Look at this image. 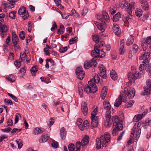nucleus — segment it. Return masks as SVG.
<instances>
[{"label": "nucleus", "instance_id": "nucleus-1", "mask_svg": "<svg viewBox=\"0 0 151 151\" xmlns=\"http://www.w3.org/2000/svg\"><path fill=\"white\" fill-rule=\"evenodd\" d=\"M110 135L107 132L105 133L104 135L101 136L100 138L96 139V148L99 149L101 148V145L102 146L105 147L107 145L108 143L110 140Z\"/></svg>", "mask_w": 151, "mask_h": 151}, {"label": "nucleus", "instance_id": "nucleus-2", "mask_svg": "<svg viewBox=\"0 0 151 151\" xmlns=\"http://www.w3.org/2000/svg\"><path fill=\"white\" fill-rule=\"evenodd\" d=\"M93 81H90L88 82L89 85H86L84 87V91L86 93H94L97 91V88L96 84L93 82Z\"/></svg>", "mask_w": 151, "mask_h": 151}, {"label": "nucleus", "instance_id": "nucleus-3", "mask_svg": "<svg viewBox=\"0 0 151 151\" xmlns=\"http://www.w3.org/2000/svg\"><path fill=\"white\" fill-rule=\"evenodd\" d=\"M139 125V123H137V124L136 123L132 129V132L131 133V135L130 137V139H133L134 133L136 131V137L135 138H134L135 141H136H136L137 140V139L139 137L141 133V129H138V125Z\"/></svg>", "mask_w": 151, "mask_h": 151}, {"label": "nucleus", "instance_id": "nucleus-4", "mask_svg": "<svg viewBox=\"0 0 151 151\" xmlns=\"http://www.w3.org/2000/svg\"><path fill=\"white\" fill-rule=\"evenodd\" d=\"M114 122L113 123V129L119 131H121L123 129L122 124L120 122L119 117L116 116L114 117Z\"/></svg>", "mask_w": 151, "mask_h": 151}, {"label": "nucleus", "instance_id": "nucleus-5", "mask_svg": "<svg viewBox=\"0 0 151 151\" xmlns=\"http://www.w3.org/2000/svg\"><path fill=\"white\" fill-rule=\"evenodd\" d=\"M96 59L93 58L91 60L86 61L84 63V68L86 69H88L91 67H94L96 66L97 63Z\"/></svg>", "mask_w": 151, "mask_h": 151}, {"label": "nucleus", "instance_id": "nucleus-6", "mask_svg": "<svg viewBox=\"0 0 151 151\" xmlns=\"http://www.w3.org/2000/svg\"><path fill=\"white\" fill-rule=\"evenodd\" d=\"M18 14L19 15H22V17L23 19H28L29 14L27 10H26L25 7L22 6L21 7L18 11Z\"/></svg>", "mask_w": 151, "mask_h": 151}, {"label": "nucleus", "instance_id": "nucleus-7", "mask_svg": "<svg viewBox=\"0 0 151 151\" xmlns=\"http://www.w3.org/2000/svg\"><path fill=\"white\" fill-rule=\"evenodd\" d=\"M124 93L129 99L133 98L135 94V91L134 89L133 88L130 87L127 88L125 87L124 88Z\"/></svg>", "mask_w": 151, "mask_h": 151}, {"label": "nucleus", "instance_id": "nucleus-8", "mask_svg": "<svg viewBox=\"0 0 151 151\" xmlns=\"http://www.w3.org/2000/svg\"><path fill=\"white\" fill-rule=\"evenodd\" d=\"M129 0H124L122 1V4L125 6V8L127 12L130 14H132L133 5L129 3Z\"/></svg>", "mask_w": 151, "mask_h": 151}, {"label": "nucleus", "instance_id": "nucleus-9", "mask_svg": "<svg viewBox=\"0 0 151 151\" xmlns=\"http://www.w3.org/2000/svg\"><path fill=\"white\" fill-rule=\"evenodd\" d=\"M146 85L147 86L144 87V93H142V94L143 95H148L150 94L151 91V80L148 79L146 81Z\"/></svg>", "mask_w": 151, "mask_h": 151}, {"label": "nucleus", "instance_id": "nucleus-10", "mask_svg": "<svg viewBox=\"0 0 151 151\" xmlns=\"http://www.w3.org/2000/svg\"><path fill=\"white\" fill-rule=\"evenodd\" d=\"M99 68L100 70L99 73V76L103 78H106L107 76L106 74V70L105 67L103 64H100L99 65Z\"/></svg>", "mask_w": 151, "mask_h": 151}, {"label": "nucleus", "instance_id": "nucleus-11", "mask_svg": "<svg viewBox=\"0 0 151 151\" xmlns=\"http://www.w3.org/2000/svg\"><path fill=\"white\" fill-rule=\"evenodd\" d=\"M76 73L77 78L79 79H83L84 78L85 73L81 67H78L76 68Z\"/></svg>", "mask_w": 151, "mask_h": 151}, {"label": "nucleus", "instance_id": "nucleus-12", "mask_svg": "<svg viewBox=\"0 0 151 151\" xmlns=\"http://www.w3.org/2000/svg\"><path fill=\"white\" fill-rule=\"evenodd\" d=\"M128 78L129 81H128L126 85L128 86H129L131 85L132 83L134 82V81L137 78L133 73L131 72L128 73Z\"/></svg>", "mask_w": 151, "mask_h": 151}, {"label": "nucleus", "instance_id": "nucleus-13", "mask_svg": "<svg viewBox=\"0 0 151 151\" xmlns=\"http://www.w3.org/2000/svg\"><path fill=\"white\" fill-rule=\"evenodd\" d=\"M7 31V29L6 26L5 25H3L0 22V35L2 38L6 36V33Z\"/></svg>", "mask_w": 151, "mask_h": 151}, {"label": "nucleus", "instance_id": "nucleus-14", "mask_svg": "<svg viewBox=\"0 0 151 151\" xmlns=\"http://www.w3.org/2000/svg\"><path fill=\"white\" fill-rule=\"evenodd\" d=\"M102 14L100 15L98 17L99 19L100 20H102L104 19L107 22H109V17L108 13L105 11H103L102 12Z\"/></svg>", "mask_w": 151, "mask_h": 151}, {"label": "nucleus", "instance_id": "nucleus-15", "mask_svg": "<svg viewBox=\"0 0 151 151\" xmlns=\"http://www.w3.org/2000/svg\"><path fill=\"white\" fill-rule=\"evenodd\" d=\"M12 42L14 47L19 43V39L15 32H12Z\"/></svg>", "mask_w": 151, "mask_h": 151}, {"label": "nucleus", "instance_id": "nucleus-16", "mask_svg": "<svg viewBox=\"0 0 151 151\" xmlns=\"http://www.w3.org/2000/svg\"><path fill=\"white\" fill-rule=\"evenodd\" d=\"M112 29L114 34L119 36L121 34V31L119 26L116 24H113Z\"/></svg>", "mask_w": 151, "mask_h": 151}, {"label": "nucleus", "instance_id": "nucleus-17", "mask_svg": "<svg viewBox=\"0 0 151 151\" xmlns=\"http://www.w3.org/2000/svg\"><path fill=\"white\" fill-rule=\"evenodd\" d=\"M122 97H123V95L121 92L118 98L116 99L114 105L115 106L118 107L121 104Z\"/></svg>", "mask_w": 151, "mask_h": 151}, {"label": "nucleus", "instance_id": "nucleus-18", "mask_svg": "<svg viewBox=\"0 0 151 151\" xmlns=\"http://www.w3.org/2000/svg\"><path fill=\"white\" fill-rule=\"evenodd\" d=\"M81 109L83 114L85 116L87 115L88 112V109L86 103L84 101L81 104Z\"/></svg>", "mask_w": 151, "mask_h": 151}, {"label": "nucleus", "instance_id": "nucleus-19", "mask_svg": "<svg viewBox=\"0 0 151 151\" xmlns=\"http://www.w3.org/2000/svg\"><path fill=\"white\" fill-rule=\"evenodd\" d=\"M149 57L150 55H149L148 52H145L140 57V59L144 60L143 62V63H148L147 59Z\"/></svg>", "mask_w": 151, "mask_h": 151}, {"label": "nucleus", "instance_id": "nucleus-20", "mask_svg": "<svg viewBox=\"0 0 151 151\" xmlns=\"http://www.w3.org/2000/svg\"><path fill=\"white\" fill-rule=\"evenodd\" d=\"M49 137L48 134L44 133L41 136L39 139V142L40 143H44L46 142L48 139Z\"/></svg>", "mask_w": 151, "mask_h": 151}, {"label": "nucleus", "instance_id": "nucleus-21", "mask_svg": "<svg viewBox=\"0 0 151 151\" xmlns=\"http://www.w3.org/2000/svg\"><path fill=\"white\" fill-rule=\"evenodd\" d=\"M98 119V118L91 119V129H93L97 127L99 123Z\"/></svg>", "mask_w": 151, "mask_h": 151}, {"label": "nucleus", "instance_id": "nucleus-22", "mask_svg": "<svg viewBox=\"0 0 151 151\" xmlns=\"http://www.w3.org/2000/svg\"><path fill=\"white\" fill-rule=\"evenodd\" d=\"M104 108L105 110L108 111L111 110V106L109 102L107 100H105L103 102Z\"/></svg>", "mask_w": 151, "mask_h": 151}, {"label": "nucleus", "instance_id": "nucleus-23", "mask_svg": "<svg viewBox=\"0 0 151 151\" xmlns=\"http://www.w3.org/2000/svg\"><path fill=\"white\" fill-rule=\"evenodd\" d=\"M112 117V119L110 118H106L105 125L106 127H109L111 125L113 121H114V117Z\"/></svg>", "mask_w": 151, "mask_h": 151}, {"label": "nucleus", "instance_id": "nucleus-24", "mask_svg": "<svg viewBox=\"0 0 151 151\" xmlns=\"http://www.w3.org/2000/svg\"><path fill=\"white\" fill-rule=\"evenodd\" d=\"M89 142V137L86 135L82 139L81 143L82 144V147H84Z\"/></svg>", "mask_w": 151, "mask_h": 151}, {"label": "nucleus", "instance_id": "nucleus-25", "mask_svg": "<svg viewBox=\"0 0 151 151\" xmlns=\"http://www.w3.org/2000/svg\"><path fill=\"white\" fill-rule=\"evenodd\" d=\"M60 135L61 138L63 140L65 139L66 137V131L63 127L61 128L60 130Z\"/></svg>", "mask_w": 151, "mask_h": 151}, {"label": "nucleus", "instance_id": "nucleus-26", "mask_svg": "<svg viewBox=\"0 0 151 151\" xmlns=\"http://www.w3.org/2000/svg\"><path fill=\"white\" fill-rule=\"evenodd\" d=\"M134 41V37L131 35L126 41V45L127 46H129L132 44L133 43Z\"/></svg>", "mask_w": 151, "mask_h": 151}, {"label": "nucleus", "instance_id": "nucleus-27", "mask_svg": "<svg viewBox=\"0 0 151 151\" xmlns=\"http://www.w3.org/2000/svg\"><path fill=\"white\" fill-rule=\"evenodd\" d=\"M106 24L104 21H102V23H99V24H96V26L100 30L104 32V27L105 26Z\"/></svg>", "mask_w": 151, "mask_h": 151}, {"label": "nucleus", "instance_id": "nucleus-28", "mask_svg": "<svg viewBox=\"0 0 151 151\" xmlns=\"http://www.w3.org/2000/svg\"><path fill=\"white\" fill-rule=\"evenodd\" d=\"M143 115L142 114H139L135 116L133 119V122H137L142 118Z\"/></svg>", "mask_w": 151, "mask_h": 151}, {"label": "nucleus", "instance_id": "nucleus-29", "mask_svg": "<svg viewBox=\"0 0 151 151\" xmlns=\"http://www.w3.org/2000/svg\"><path fill=\"white\" fill-rule=\"evenodd\" d=\"M99 52V51H98L94 49V50L91 51V54L92 56L93 57V58L95 59V58H99L100 57V54Z\"/></svg>", "mask_w": 151, "mask_h": 151}, {"label": "nucleus", "instance_id": "nucleus-30", "mask_svg": "<svg viewBox=\"0 0 151 151\" xmlns=\"http://www.w3.org/2000/svg\"><path fill=\"white\" fill-rule=\"evenodd\" d=\"M51 9L53 10H55L56 12L59 13L61 15V16L62 18L63 19H67L69 17V15H66V17H64L63 16V15L62 12L58 8L56 7H52V8Z\"/></svg>", "mask_w": 151, "mask_h": 151}, {"label": "nucleus", "instance_id": "nucleus-31", "mask_svg": "<svg viewBox=\"0 0 151 151\" xmlns=\"http://www.w3.org/2000/svg\"><path fill=\"white\" fill-rule=\"evenodd\" d=\"M117 74L115 72L114 70H112L110 72V76L111 78L114 80H116L117 79Z\"/></svg>", "mask_w": 151, "mask_h": 151}, {"label": "nucleus", "instance_id": "nucleus-32", "mask_svg": "<svg viewBox=\"0 0 151 151\" xmlns=\"http://www.w3.org/2000/svg\"><path fill=\"white\" fill-rule=\"evenodd\" d=\"M107 88L106 87L103 88L102 89V91L101 93V97L103 100L105 98L106 96L107 93Z\"/></svg>", "mask_w": 151, "mask_h": 151}, {"label": "nucleus", "instance_id": "nucleus-33", "mask_svg": "<svg viewBox=\"0 0 151 151\" xmlns=\"http://www.w3.org/2000/svg\"><path fill=\"white\" fill-rule=\"evenodd\" d=\"M121 17V14L119 12H118L114 16L113 18V21L114 22H116L119 20Z\"/></svg>", "mask_w": 151, "mask_h": 151}, {"label": "nucleus", "instance_id": "nucleus-34", "mask_svg": "<svg viewBox=\"0 0 151 151\" xmlns=\"http://www.w3.org/2000/svg\"><path fill=\"white\" fill-rule=\"evenodd\" d=\"M44 132V130L40 129L39 128L37 127L35 128L33 130V133L35 135L42 133Z\"/></svg>", "mask_w": 151, "mask_h": 151}, {"label": "nucleus", "instance_id": "nucleus-35", "mask_svg": "<svg viewBox=\"0 0 151 151\" xmlns=\"http://www.w3.org/2000/svg\"><path fill=\"white\" fill-rule=\"evenodd\" d=\"M6 79L8 81L12 82H14L16 80L15 77L12 74L6 76Z\"/></svg>", "mask_w": 151, "mask_h": 151}, {"label": "nucleus", "instance_id": "nucleus-36", "mask_svg": "<svg viewBox=\"0 0 151 151\" xmlns=\"http://www.w3.org/2000/svg\"><path fill=\"white\" fill-rule=\"evenodd\" d=\"M89 124L88 121L87 120H85L84 122H83L82 124L81 125L82 127V129L80 128V129L81 130L83 131L84 129H86V127L89 126Z\"/></svg>", "mask_w": 151, "mask_h": 151}, {"label": "nucleus", "instance_id": "nucleus-37", "mask_svg": "<svg viewBox=\"0 0 151 151\" xmlns=\"http://www.w3.org/2000/svg\"><path fill=\"white\" fill-rule=\"evenodd\" d=\"M135 13L136 16L139 17L142 15V10L140 8H137L136 10Z\"/></svg>", "mask_w": 151, "mask_h": 151}, {"label": "nucleus", "instance_id": "nucleus-38", "mask_svg": "<svg viewBox=\"0 0 151 151\" xmlns=\"http://www.w3.org/2000/svg\"><path fill=\"white\" fill-rule=\"evenodd\" d=\"M150 123L151 124V120L148 121H146L145 122H143L142 124L143 125V127L144 129H147L149 125H150Z\"/></svg>", "mask_w": 151, "mask_h": 151}, {"label": "nucleus", "instance_id": "nucleus-39", "mask_svg": "<svg viewBox=\"0 0 151 151\" xmlns=\"http://www.w3.org/2000/svg\"><path fill=\"white\" fill-rule=\"evenodd\" d=\"M79 94L81 97L83 95V86L82 85H79L78 86Z\"/></svg>", "mask_w": 151, "mask_h": 151}, {"label": "nucleus", "instance_id": "nucleus-40", "mask_svg": "<svg viewBox=\"0 0 151 151\" xmlns=\"http://www.w3.org/2000/svg\"><path fill=\"white\" fill-rule=\"evenodd\" d=\"M139 47L136 44L134 45L132 49V51L133 54L136 53L138 50Z\"/></svg>", "mask_w": 151, "mask_h": 151}, {"label": "nucleus", "instance_id": "nucleus-41", "mask_svg": "<svg viewBox=\"0 0 151 151\" xmlns=\"http://www.w3.org/2000/svg\"><path fill=\"white\" fill-rule=\"evenodd\" d=\"M142 8L144 10H147L148 9V4L147 2L142 3L141 4Z\"/></svg>", "mask_w": 151, "mask_h": 151}, {"label": "nucleus", "instance_id": "nucleus-42", "mask_svg": "<svg viewBox=\"0 0 151 151\" xmlns=\"http://www.w3.org/2000/svg\"><path fill=\"white\" fill-rule=\"evenodd\" d=\"M37 69L36 66H34L31 68V71L32 76H35L36 75V72H37Z\"/></svg>", "mask_w": 151, "mask_h": 151}, {"label": "nucleus", "instance_id": "nucleus-43", "mask_svg": "<svg viewBox=\"0 0 151 151\" xmlns=\"http://www.w3.org/2000/svg\"><path fill=\"white\" fill-rule=\"evenodd\" d=\"M75 146L77 150H79L81 147H82V144L80 141H78L76 142Z\"/></svg>", "mask_w": 151, "mask_h": 151}, {"label": "nucleus", "instance_id": "nucleus-44", "mask_svg": "<svg viewBox=\"0 0 151 151\" xmlns=\"http://www.w3.org/2000/svg\"><path fill=\"white\" fill-rule=\"evenodd\" d=\"M16 13L17 12L16 11H11L9 13V17L12 19H15Z\"/></svg>", "mask_w": 151, "mask_h": 151}, {"label": "nucleus", "instance_id": "nucleus-45", "mask_svg": "<svg viewBox=\"0 0 151 151\" xmlns=\"http://www.w3.org/2000/svg\"><path fill=\"white\" fill-rule=\"evenodd\" d=\"M83 122V120L81 119H78L77 121V124L78 126L79 129L81 128V129H82V123Z\"/></svg>", "mask_w": 151, "mask_h": 151}, {"label": "nucleus", "instance_id": "nucleus-46", "mask_svg": "<svg viewBox=\"0 0 151 151\" xmlns=\"http://www.w3.org/2000/svg\"><path fill=\"white\" fill-rule=\"evenodd\" d=\"M93 40L96 43H98L99 42V37L98 35H95L93 37Z\"/></svg>", "mask_w": 151, "mask_h": 151}, {"label": "nucleus", "instance_id": "nucleus-47", "mask_svg": "<svg viewBox=\"0 0 151 151\" xmlns=\"http://www.w3.org/2000/svg\"><path fill=\"white\" fill-rule=\"evenodd\" d=\"M75 148V146L73 144L70 143L68 146L69 151H74Z\"/></svg>", "mask_w": 151, "mask_h": 151}, {"label": "nucleus", "instance_id": "nucleus-48", "mask_svg": "<svg viewBox=\"0 0 151 151\" xmlns=\"http://www.w3.org/2000/svg\"><path fill=\"white\" fill-rule=\"evenodd\" d=\"M27 57V55L25 52H24V53L23 54H20V60L21 61H24L25 60V58Z\"/></svg>", "mask_w": 151, "mask_h": 151}, {"label": "nucleus", "instance_id": "nucleus-49", "mask_svg": "<svg viewBox=\"0 0 151 151\" xmlns=\"http://www.w3.org/2000/svg\"><path fill=\"white\" fill-rule=\"evenodd\" d=\"M93 81L96 83H98L100 81V78L98 74H96L94 76Z\"/></svg>", "mask_w": 151, "mask_h": 151}, {"label": "nucleus", "instance_id": "nucleus-50", "mask_svg": "<svg viewBox=\"0 0 151 151\" xmlns=\"http://www.w3.org/2000/svg\"><path fill=\"white\" fill-rule=\"evenodd\" d=\"M134 104V101L133 100H130L129 101L128 103L126 104L125 107L126 108H128L131 107Z\"/></svg>", "mask_w": 151, "mask_h": 151}, {"label": "nucleus", "instance_id": "nucleus-51", "mask_svg": "<svg viewBox=\"0 0 151 151\" xmlns=\"http://www.w3.org/2000/svg\"><path fill=\"white\" fill-rule=\"evenodd\" d=\"M7 94L12 98L14 100L15 102H17L18 101V100L17 98L14 95L12 94H11L9 93H7Z\"/></svg>", "mask_w": 151, "mask_h": 151}, {"label": "nucleus", "instance_id": "nucleus-52", "mask_svg": "<svg viewBox=\"0 0 151 151\" xmlns=\"http://www.w3.org/2000/svg\"><path fill=\"white\" fill-rule=\"evenodd\" d=\"M67 50V46L64 47L60 48L59 50V51L61 53H63L66 52Z\"/></svg>", "mask_w": 151, "mask_h": 151}, {"label": "nucleus", "instance_id": "nucleus-53", "mask_svg": "<svg viewBox=\"0 0 151 151\" xmlns=\"http://www.w3.org/2000/svg\"><path fill=\"white\" fill-rule=\"evenodd\" d=\"M128 15L127 17H124L123 19V21L125 22H127L129 19H131L132 18V16L131 15V14H129V13H128Z\"/></svg>", "mask_w": 151, "mask_h": 151}, {"label": "nucleus", "instance_id": "nucleus-54", "mask_svg": "<svg viewBox=\"0 0 151 151\" xmlns=\"http://www.w3.org/2000/svg\"><path fill=\"white\" fill-rule=\"evenodd\" d=\"M77 39V37H75L74 38H73L70 39L69 41V44L72 45L74 43H76Z\"/></svg>", "mask_w": 151, "mask_h": 151}, {"label": "nucleus", "instance_id": "nucleus-55", "mask_svg": "<svg viewBox=\"0 0 151 151\" xmlns=\"http://www.w3.org/2000/svg\"><path fill=\"white\" fill-rule=\"evenodd\" d=\"M4 102L5 103H7L6 104L7 105H11L13 104L12 101L11 100L7 99H4Z\"/></svg>", "mask_w": 151, "mask_h": 151}, {"label": "nucleus", "instance_id": "nucleus-56", "mask_svg": "<svg viewBox=\"0 0 151 151\" xmlns=\"http://www.w3.org/2000/svg\"><path fill=\"white\" fill-rule=\"evenodd\" d=\"M19 37L22 40H24V39L25 36L24 32V31H22L20 32L19 35Z\"/></svg>", "mask_w": 151, "mask_h": 151}, {"label": "nucleus", "instance_id": "nucleus-57", "mask_svg": "<svg viewBox=\"0 0 151 151\" xmlns=\"http://www.w3.org/2000/svg\"><path fill=\"white\" fill-rule=\"evenodd\" d=\"M52 23V25L51 28V30L52 31H53L54 30L57 28V26L56 24V22H53Z\"/></svg>", "mask_w": 151, "mask_h": 151}, {"label": "nucleus", "instance_id": "nucleus-58", "mask_svg": "<svg viewBox=\"0 0 151 151\" xmlns=\"http://www.w3.org/2000/svg\"><path fill=\"white\" fill-rule=\"evenodd\" d=\"M145 42L147 44H151V36L148 37L146 38Z\"/></svg>", "mask_w": 151, "mask_h": 151}, {"label": "nucleus", "instance_id": "nucleus-59", "mask_svg": "<svg viewBox=\"0 0 151 151\" xmlns=\"http://www.w3.org/2000/svg\"><path fill=\"white\" fill-rule=\"evenodd\" d=\"M97 114V113L92 111L91 113V119H96L97 118H98V117L96 116Z\"/></svg>", "mask_w": 151, "mask_h": 151}, {"label": "nucleus", "instance_id": "nucleus-60", "mask_svg": "<svg viewBox=\"0 0 151 151\" xmlns=\"http://www.w3.org/2000/svg\"><path fill=\"white\" fill-rule=\"evenodd\" d=\"M125 132V131H124L120 133L119 136H118L117 139V141H120L122 139V136L124 134Z\"/></svg>", "mask_w": 151, "mask_h": 151}, {"label": "nucleus", "instance_id": "nucleus-61", "mask_svg": "<svg viewBox=\"0 0 151 151\" xmlns=\"http://www.w3.org/2000/svg\"><path fill=\"white\" fill-rule=\"evenodd\" d=\"M19 116H20V115L18 113H17L15 115V117L14 119V124H17L19 121Z\"/></svg>", "mask_w": 151, "mask_h": 151}, {"label": "nucleus", "instance_id": "nucleus-62", "mask_svg": "<svg viewBox=\"0 0 151 151\" xmlns=\"http://www.w3.org/2000/svg\"><path fill=\"white\" fill-rule=\"evenodd\" d=\"M48 122V125L50 127L53 124L54 122V119L53 118H51L49 120Z\"/></svg>", "mask_w": 151, "mask_h": 151}, {"label": "nucleus", "instance_id": "nucleus-63", "mask_svg": "<svg viewBox=\"0 0 151 151\" xmlns=\"http://www.w3.org/2000/svg\"><path fill=\"white\" fill-rule=\"evenodd\" d=\"M20 61H18V60H16L14 62L15 65L17 68H19L21 66Z\"/></svg>", "mask_w": 151, "mask_h": 151}, {"label": "nucleus", "instance_id": "nucleus-64", "mask_svg": "<svg viewBox=\"0 0 151 151\" xmlns=\"http://www.w3.org/2000/svg\"><path fill=\"white\" fill-rule=\"evenodd\" d=\"M110 110L107 111L106 114V118H110L111 117V116L110 115Z\"/></svg>", "mask_w": 151, "mask_h": 151}]
</instances>
